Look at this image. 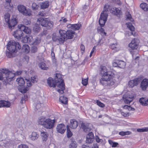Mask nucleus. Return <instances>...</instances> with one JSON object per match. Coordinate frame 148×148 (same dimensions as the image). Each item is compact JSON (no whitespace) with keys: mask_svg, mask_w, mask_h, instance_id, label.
<instances>
[{"mask_svg":"<svg viewBox=\"0 0 148 148\" xmlns=\"http://www.w3.org/2000/svg\"><path fill=\"white\" fill-rule=\"evenodd\" d=\"M127 16V18L128 19H129V20H130L131 21H132V17L131 15L129 13V12L127 13V14L126 15Z\"/></svg>","mask_w":148,"mask_h":148,"instance_id":"63","label":"nucleus"},{"mask_svg":"<svg viewBox=\"0 0 148 148\" xmlns=\"http://www.w3.org/2000/svg\"><path fill=\"white\" fill-rule=\"evenodd\" d=\"M54 119L51 120L49 118L46 119L44 117H41L38 120L39 124L43 126L44 127L48 129H51L53 127L55 122Z\"/></svg>","mask_w":148,"mask_h":148,"instance_id":"1","label":"nucleus"},{"mask_svg":"<svg viewBox=\"0 0 148 148\" xmlns=\"http://www.w3.org/2000/svg\"><path fill=\"white\" fill-rule=\"evenodd\" d=\"M27 42H31L32 41V37L31 36H27Z\"/></svg>","mask_w":148,"mask_h":148,"instance_id":"64","label":"nucleus"},{"mask_svg":"<svg viewBox=\"0 0 148 148\" xmlns=\"http://www.w3.org/2000/svg\"><path fill=\"white\" fill-rule=\"evenodd\" d=\"M126 25H127V28H134L132 23H126Z\"/></svg>","mask_w":148,"mask_h":148,"instance_id":"58","label":"nucleus"},{"mask_svg":"<svg viewBox=\"0 0 148 148\" xmlns=\"http://www.w3.org/2000/svg\"><path fill=\"white\" fill-rule=\"evenodd\" d=\"M39 137L38 134L36 132H33L31 134L29 135V138L32 140H37Z\"/></svg>","mask_w":148,"mask_h":148,"instance_id":"21","label":"nucleus"},{"mask_svg":"<svg viewBox=\"0 0 148 148\" xmlns=\"http://www.w3.org/2000/svg\"><path fill=\"white\" fill-rule=\"evenodd\" d=\"M77 146L76 142L72 140L71 143L69 145V148H76Z\"/></svg>","mask_w":148,"mask_h":148,"instance_id":"33","label":"nucleus"},{"mask_svg":"<svg viewBox=\"0 0 148 148\" xmlns=\"http://www.w3.org/2000/svg\"><path fill=\"white\" fill-rule=\"evenodd\" d=\"M7 48L11 53H12L16 52L18 50L20 49L21 46L18 42L10 40L8 43Z\"/></svg>","mask_w":148,"mask_h":148,"instance_id":"3","label":"nucleus"},{"mask_svg":"<svg viewBox=\"0 0 148 148\" xmlns=\"http://www.w3.org/2000/svg\"><path fill=\"white\" fill-rule=\"evenodd\" d=\"M109 6L106 5L104 7V10L102 11L100 15L99 19V23L101 27L104 26L107 21L108 16Z\"/></svg>","mask_w":148,"mask_h":148,"instance_id":"2","label":"nucleus"},{"mask_svg":"<svg viewBox=\"0 0 148 148\" xmlns=\"http://www.w3.org/2000/svg\"><path fill=\"white\" fill-rule=\"evenodd\" d=\"M11 105L10 103L7 101L4 100L0 101V108L2 107H9Z\"/></svg>","mask_w":148,"mask_h":148,"instance_id":"20","label":"nucleus"},{"mask_svg":"<svg viewBox=\"0 0 148 148\" xmlns=\"http://www.w3.org/2000/svg\"><path fill=\"white\" fill-rule=\"evenodd\" d=\"M47 84L50 87H56V81L53 80L51 77H49L47 79Z\"/></svg>","mask_w":148,"mask_h":148,"instance_id":"18","label":"nucleus"},{"mask_svg":"<svg viewBox=\"0 0 148 148\" xmlns=\"http://www.w3.org/2000/svg\"><path fill=\"white\" fill-rule=\"evenodd\" d=\"M27 38H27V36H26L24 37H23L22 40V42L24 43H27Z\"/></svg>","mask_w":148,"mask_h":148,"instance_id":"57","label":"nucleus"},{"mask_svg":"<svg viewBox=\"0 0 148 148\" xmlns=\"http://www.w3.org/2000/svg\"><path fill=\"white\" fill-rule=\"evenodd\" d=\"M104 81L107 82L108 81L107 84L108 85H114V82L113 80L112 79V77L111 76V77L109 79L107 80V81H103L102 82H103V85H104Z\"/></svg>","mask_w":148,"mask_h":148,"instance_id":"35","label":"nucleus"},{"mask_svg":"<svg viewBox=\"0 0 148 148\" xmlns=\"http://www.w3.org/2000/svg\"><path fill=\"white\" fill-rule=\"evenodd\" d=\"M45 14H46L44 12H39L38 16H44Z\"/></svg>","mask_w":148,"mask_h":148,"instance_id":"60","label":"nucleus"},{"mask_svg":"<svg viewBox=\"0 0 148 148\" xmlns=\"http://www.w3.org/2000/svg\"><path fill=\"white\" fill-rule=\"evenodd\" d=\"M78 124V122L75 119H71L70 121L69 127L72 129H75L77 127Z\"/></svg>","mask_w":148,"mask_h":148,"instance_id":"19","label":"nucleus"},{"mask_svg":"<svg viewBox=\"0 0 148 148\" xmlns=\"http://www.w3.org/2000/svg\"><path fill=\"white\" fill-rule=\"evenodd\" d=\"M16 126L18 128H20L22 126V123L20 121H18L16 123Z\"/></svg>","mask_w":148,"mask_h":148,"instance_id":"62","label":"nucleus"},{"mask_svg":"<svg viewBox=\"0 0 148 148\" xmlns=\"http://www.w3.org/2000/svg\"><path fill=\"white\" fill-rule=\"evenodd\" d=\"M38 66L40 68L44 70H47L48 69V66L44 62H42L38 64Z\"/></svg>","mask_w":148,"mask_h":148,"instance_id":"23","label":"nucleus"},{"mask_svg":"<svg viewBox=\"0 0 148 148\" xmlns=\"http://www.w3.org/2000/svg\"><path fill=\"white\" fill-rule=\"evenodd\" d=\"M47 133L45 132H42L41 133V135L42 139L43 141H46L47 139Z\"/></svg>","mask_w":148,"mask_h":148,"instance_id":"38","label":"nucleus"},{"mask_svg":"<svg viewBox=\"0 0 148 148\" xmlns=\"http://www.w3.org/2000/svg\"><path fill=\"white\" fill-rule=\"evenodd\" d=\"M52 39L53 41L59 42V43H63L64 41V38L60 35V37L57 36L55 33L52 35Z\"/></svg>","mask_w":148,"mask_h":148,"instance_id":"9","label":"nucleus"},{"mask_svg":"<svg viewBox=\"0 0 148 148\" xmlns=\"http://www.w3.org/2000/svg\"><path fill=\"white\" fill-rule=\"evenodd\" d=\"M49 5V2L47 1L42 2L40 5L41 9H44L47 8Z\"/></svg>","mask_w":148,"mask_h":148,"instance_id":"29","label":"nucleus"},{"mask_svg":"<svg viewBox=\"0 0 148 148\" xmlns=\"http://www.w3.org/2000/svg\"><path fill=\"white\" fill-rule=\"evenodd\" d=\"M23 31L27 34H30L31 32L30 28H24Z\"/></svg>","mask_w":148,"mask_h":148,"instance_id":"51","label":"nucleus"},{"mask_svg":"<svg viewBox=\"0 0 148 148\" xmlns=\"http://www.w3.org/2000/svg\"><path fill=\"white\" fill-rule=\"evenodd\" d=\"M148 86V79H143L141 82L140 87L142 90H145Z\"/></svg>","mask_w":148,"mask_h":148,"instance_id":"11","label":"nucleus"},{"mask_svg":"<svg viewBox=\"0 0 148 148\" xmlns=\"http://www.w3.org/2000/svg\"><path fill=\"white\" fill-rule=\"evenodd\" d=\"M22 49L23 51L26 53H28L29 52L30 49L29 46L27 44L23 45Z\"/></svg>","mask_w":148,"mask_h":148,"instance_id":"30","label":"nucleus"},{"mask_svg":"<svg viewBox=\"0 0 148 148\" xmlns=\"http://www.w3.org/2000/svg\"><path fill=\"white\" fill-rule=\"evenodd\" d=\"M18 148H28V147L26 145L21 144L18 146Z\"/></svg>","mask_w":148,"mask_h":148,"instance_id":"59","label":"nucleus"},{"mask_svg":"<svg viewBox=\"0 0 148 148\" xmlns=\"http://www.w3.org/2000/svg\"><path fill=\"white\" fill-rule=\"evenodd\" d=\"M38 80V79L37 77L36 76H34V77H31V82L34 83H37Z\"/></svg>","mask_w":148,"mask_h":148,"instance_id":"43","label":"nucleus"},{"mask_svg":"<svg viewBox=\"0 0 148 148\" xmlns=\"http://www.w3.org/2000/svg\"><path fill=\"white\" fill-rule=\"evenodd\" d=\"M138 132H142L148 131V127H144L141 129H138L137 130Z\"/></svg>","mask_w":148,"mask_h":148,"instance_id":"45","label":"nucleus"},{"mask_svg":"<svg viewBox=\"0 0 148 148\" xmlns=\"http://www.w3.org/2000/svg\"><path fill=\"white\" fill-rule=\"evenodd\" d=\"M56 130L58 133H64L66 130L65 125L63 124H59L56 127Z\"/></svg>","mask_w":148,"mask_h":148,"instance_id":"15","label":"nucleus"},{"mask_svg":"<svg viewBox=\"0 0 148 148\" xmlns=\"http://www.w3.org/2000/svg\"><path fill=\"white\" fill-rule=\"evenodd\" d=\"M139 101L143 105H147V100L144 98H141L140 99Z\"/></svg>","mask_w":148,"mask_h":148,"instance_id":"36","label":"nucleus"},{"mask_svg":"<svg viewBox=\"0 0 148 148\" xmlns=\"http://www.w3.org/2000/svg\"><path fill=\"white\" fill-rule=\"evenodd\" d=\"M128 34L129 35H132L134 36L137 35V33L135 32V28H127Z\"/></svg>","mask_w":148,"mask_h":148,"instance_id":"24","label":"nucleus"},{"mask_svg":"<svg viewBox=\"0 0 148 148\" xmlns=\"http://www.w3.org/2000/svg\"><path fill=\"white\" fill-rule=\"evenodd\" d=\"M47 27L48 26L50 27H53V22L51 21H48V22H47Z\"/></svg>","mask_w":148,"mask_h":148,"instance_id":"56","label":"nucleus"},{"mask_svg":"<svg viewBox=\"0 0 148 148\" xmlns=\"http://www.w3.org/2000/svg\"><path fill=\"white\" fill-rule=\"evenodd\" d=\"M126 63L125 62L121 61L118 60V67L121 68L123 69L125 67Z\"/></svg>","mask_w":148,"mask_h":148,"instance_id":"28","label":"nucleus"},{"mask_svg":"<svg viewBox=\"0 0 148 148\" xmlns=\"http://www.w3.org/2000/svg\"><path fill=\"white\" fill-rule=\"evenodd\" d=\"M140 7L144 11L148 10V5L146 3H142L140 4Z\"/></svg>","mask_w":148,"mask_h":148,"instance_id":"37","label":"nucleus"},{"mask_svg":"<svg viewBox=\"0 0 148 148\" xmlns=\"http://www.w3.org/2000/svg\"><path fill=\"white\" fill-rule=\"evenodd\" d=\"M95 139L97 142L99 143V142H102L103 140L102 139H99L98 136H95Z\"/></svg>","mask_w":148,"mask_h":148,"instance_id":"61","label":"nucleus"},{"mask_svg":"<svg viewBox=\"0 0 148 148\" xmlns=\"http://www.w3.org/2000/svg\"><path fill=\"white\" fill-rule=\"evenodd\" d=\"M37 51V48L35 46H33L32 48L31 51L33 53H35Z\"/></svg>","mask_w":148,"mask_h":148,"instance_id":"55","label":"nucleus"},{"mask_svg":"<svg viewBox=\"0 0 148 148\" xmlns=\"http://www.w3.org/2000/svg\"><path fill=\"white\" fill-rule=\"evenodd\" d=\"M128 85L130 87L132 88L136 86L134 84V82L133 80H130L129 82Z\"/></svg>","mask_w":148,"mask_h":148,"instance_id":"50","label":"nucleus"},{"mask_svg":"<svg viewBox=\"0 0 148 148\" xmlns=\"http://www.w3.org/2000/svg\"><path fill=\"white\" fill-rule=\"evenodd\" d=\"M56 85H58V87L59 89L57 90V91L61 94H63L64 93L63 90L65 89L64 84L63 81L57 82Z\"/></svg>","mask_w":148,"mask_h":148,"instance_id":"10","label":"nucleus"},{"mask_svg":"<svg viewBox=\"0 0 148 148\" xmlns=\"http://www.w3.org/2000/svg\"><path fill=\"white\" fill-rule=\"evenodd\" d=\"M7 4H8V6H7L6 5V4L5 5V7L6 9H8L10 10L11 9H12L13 8V6L12 5H11L10 4V2H7Z\"/></svg>","mask_w":148,"mask_h":148,"instance_id":"46","label":"nucleus"},{"mask_svg":"<svg viewBox=\"0 0 148 148\" xmlns=\"http://www.w3.org/2000/svg\"><path fill=\"white\" fill-rule=\"evenodd\" d=\"M134 99V97L132 96L125 95L123 96V100L126 103L129 104L132 102Z\"/></svg>","mask_w":148,"mask_h":148,"instance_id":"14","label":"nucleus"},{"mask_svg":"<svg viewBox=\"0 0 148 148\" xmlns=\"http://www.w3.org/2000/svg\"><path fill=\"white\" fill-rule=\"evenodd\" d=\"M111 48L112 50H114L116 51L119 50V46L116 43L112 44L111 45Z\"/></svg>","mask_w":148,"mask_h":148,"instance_id":"34","label":"nucleus"},{"mask_svg":"<svg viewBox=\"0 0 148 148\" xmlns=\"http://www.w3.org/2000/svg\"><path fill=\"white\" fill-rule=\"evenodd\" d=\"M101 73L103 75L102 77L100 79V82L102 84H103V82H102L103 81H107L111 77V73L109 71V68L108 69L106 66H101Z\"/></svg>","mask_w":148,"mask_h":148,"instance_id":"4","label":"nucleus"},{"mask_svg":"<svg viewBox=\"0 0 148 148\" xmlns=\"http://www.w3.org/2000/svg\"><path fill=\"white\" fill-rule=\"evenodd\" d=\"M82 27L81 24L80 23H78L71 25L69 24L67 25V28H80Z\"/></svg>","mask_w":148,"mask_h":148,"instance_id":"27","label":"nucleus"},{"mask_svg":"<svg viewBox=\"0 0 148 148\" xmlns=\"http://www.w3.org/2000/svg\"><path fill=\"white\" fill-rule=\"evenodd\" d=\"M123 108L125 109H128L129 110L134 111L135 110L134 108L131 107L130 106L125 105L123 106Z\"/></svg>","mask_w":148,"mask_h":148,"instance_id":"47","label":"nucleus"},{"mask_svg":"<svg viewBox=\"0 0 148 148\" xmlns=\"http://www.w3.org/2000/svg\"><path fill=\"white\" fill-rule=\"evenodd\" d=\"M59 32L60 35L64 38V41L67 39H72L74 37L75 32L71 30L66 31L63 29H60Z\"/></svg>","mask_w":148,"mask_h":148,"instance_id":"5","label":"nucleus"},{"mask_svg":"<svg viewBox=\"0 0 148 148\" xmlns=\"http://www.w3.org/2000/svg\"><path fill=\"white\" fill-rule=\"evenodd\" d=\"M19 29L16 30L14 32L13 35L14 37L17 38L18 40H19L22 38L23 33L21 28H19Z\"/></svg>","mask_w":148,"mask_h":148,"instance_id":"13","label":"nucleus"},{"mask_svg":"<svg viewBox=\"0 0 148 148\" xmlns=\"http://www.w3.org/2000/svg\"><path fill=\"white\" fill-rule=\"evenodd\" d=\"M39 6L36 3H33L32 5V8L33 10H36L38 9Z\"/></svg>","mask_w":148,"mask_h":148,"instance_id":"49","label":"nucleus"},{"mask_svg":"<svg viewBox=\"0 0 148 148\" xmlns=\"http://www.w3.org/2000/svg\"><path fill=\"white\" fill-rule=\"evenodd\" d=\"M143 78L141 76L138 77L137 78H135L133 80L134 82V84L136 86L138 85L142 79Z\"/></svg>","mask_w":148,"mask_h":148,"instance_id":"25","label":"nucleus"},{"mask_svg":"<svg viewBox=\"0 0 148 148\" xmlns=\"http://www.w3.org/2000/svg\"><path fill=\"white\" fill-rule=\"evenodd\" d=\"M25 6L22 5H19L17 6L18 10L21 13L22 12L23 9H25Z\"/></svg>","mask_w":148,"mask_h":148,"instance_id":"42","label":"nucleus"},{"mask_svg":"<svg viewBox=\"0 0 148 148\" xmlns=\"http://www.w3.org/2000/svg\"><path fill=\"white\" fill-rule=\"evenodd\" d=\"M67 136L68 138L71 137L72 136V133L70 130L69 129V126H67Z\"/></svg>","mask_w":148,"mask_h":148,"instance_id":"44","label":"nucleus"},{"mask_svg":"<svg viewBox=\"0 0 148 148\" xmlns=\"http://www.w3.org/2000/svg\"><path fill=\"white\" fill-rule=\"evenodd\" d=\"M88 82L87 79H82V83L84 86H86Z\"/></svg>","mask_w":148,"mask_h":148,"instance_id":"52","label":"nucleus"},{"mask_svg":"<svg viewBox=\"0 0 148 148\" xmlns=\"http://www.w3.org/2000/svg\"><path fill=\"white\" fill-rule=\"evenodd\" d=\"M0 70L3 74L5 75V78L6 82H8L9 79L11 80L15 76L14 73H12L8 69H0Z\"/></svg>","mask_w":148,"mask_h":148,"instance_id":"6","label":"nucleus"},{"mask_svg":"<svg viewBox=\"0 0 148 148\" xmlns=\"http://www.w3.org/2000/svg\"><path fill=\"white\" fill-rule=\"evenodd\" d=\"M16 81L18 82V84L20 86H23L25 83L24 79L21 77L18 78L17 79Z\"/></svg>","mask_w":148,"mask_h":148,"instance_id":"26","label":"nucleus"},{"mask_svg":"<svg viewBox=\"0 0 148 148\" xmlns=\"http://www.w3.org/2000/svg\"><path fill=\"white\" fill-rule=\"evenodd\" d=\"M139 41L136 38H134L129 44V47L132 49H137L138 46Z\"/></svg>","mask_w":148,"mask_h":148,"instance_id":"8","label":"nucleus"},{"mask_svg":"<svg viewBox=\"0 0 148 148\" xmlns=\"http://www.w3.org/2000/svg\"><path fill=\"white\" fill-rule=\"evenodd\" d=\"M10 15L8 13H6L5 14L4 16V19L6 22L7 23L9 22L10 21Z\"/></svg>","mask_w":148,"mask_h":148,"instance_id":"41","label":"nucleus"},{"mask_svg":"<svg viewBox=\"0 0 148 148\" xmlns=\"http://www.w3.org/2000/svg\"><path fill=\"white\" fill-rule=\"evenodd\" d=\"M59 100L62 103L66 104L67 103V99L66 97L61 96L59 98Z\"/></svg>","mask_w":148,"mask_h":148,"instance_id":"32","label":"nucleus"},{"mask_svg":"<svg viewBox=\"0 0 148 148\" xmlns=\"http://www.w3.org/2000/svg\"><path fill=\"white\" fill-rule=\"evenodd\" d=\"M97 31L98 33L101 35H106V33L105 32L103 28H98Z\"/></svg>","mask_w":148,"mask_h":148,"instance_id":"39","label":"nucleus"},{"mask_svg":"<svg viewBox=\"0 0 148 148\" xmlns=\"http://www.w3.org/2000/svg\"><path fill=\"white\" fill-rule=\"evenodd\" d=\"M96 103L97 105L103 108L105 106L104 104L99 100H97Z\"/></svg>","mask_w":148,"mask_h":148,"instance_id":"53","label":"nucleus"},{"mask_svg":"<svg viewBox=\"0 0 148 148\" xmlns=\"http://www.w3.org/2000/svg\"><path fill=\"white\" fill-rule=\"evenodd\" d=\"M55 79L56 82L63 81L61 75L59 73L56 74Z\"/></svg>","mask_w":148,"mask_h":148,"instance_id":"31","label":"nucleus"},{"mask_svg":"<svg viewBox=\"0 0 148 148\" xmlns=\"http://www.w3.org/2000/svg\"><path fill=\"white\" fill-rule=\"evenodd\" d=\"M94 139V136L92 132L88 134L86 136V143L90 144L93 142Z\"/></svg>","mask_w":148,"mask_h":148,"instance_id":"12","label":"nucleus"},{"mask_svg":"<svg viewBox=\"0 0 148 148\" xmlns=\"http://www.w3.org/2000/svg\"><path fill=\"white\" fill-rule=\"evenodd\" d=\"M17 23V22L15 17H13V18H11L10 21H9L7 24L9 28H12L16 25Z\"/></svg>","mask_w":148,"mask_h":148,"instance_id":"16","label":"nucleus"},{"mask_svg":"<svg viewBox=\"0 0 148 148\" xmlns=\"http://www.w3.org/2000/svg\"><path fill=\"white\" fill-rule=\"evenodd\" d=\"M131 132L130 131H127L125 132H119V134L120 135L123 136L125 135H128L130 134Z\"/></svg>","mask_w":148,"mask_h":148,"instance_id":"48","label":"nucleus"},{"mask_svg":"<svg viewBox=\"0 0 148 148\" xmlns=\"http://www.w3.org/2000/svg\"><path fill=\"white\" fill-rule=\"evenodd\" d=\"M112 65L114 67H118V60L115 61L112 63Z\"/></svg>","mask_w":148,"mask_h":148,"instance_id":"54","label":"nucleus"},{"mask_svg":"<svg viewBox=\"0 0 148 148\" xmlns=\"http://www.w3.org/2000/svg\"><path fill=\"white\" fill-rule=\"evenodd\" d=\"M48 22V19L47 18H43L42 20L41 19L40 20L38 19L37 21V24H36V27L37 28H40V25H41L42 27H46Z\"/></svg>","mask_w":148,"mask_h":148,"instance_id":"7","label":"nucleus"},{"mask_svg":"<svg viewBox=\"0 0 148 148\" xmlns=\"http://www.w3.org/2000/svg\"><path fill=\"white\" fill-rule=\"evenodd\" d=\"M110 12L113 14L115 15H121L122 13L120 10L115 7L111 8L110 10Z\"/></svg>","mask_w":148,"mask_h":148,"instance_id":"17","label":"nucleus"},{"mask_svg":"<svg viewBox=\"0 0 148 148\" xmlns=\"http://www.w3.org/2000/svg\"><path fill=\"white\" fill-rule=\"evenodd\" d=\"M81 128L85 132L88 131L90 130L89 124L84 123H82L81 125Z\"/></svg>","mask_w":148,"mask_h":148,"instance_id":"22","label":"nucleus"},{"mask_svg":"<svg viewBox=\"0 0 148 148\" xmlns=\"http://www.w3.org/2000/svg\"><path fill=\"white\" fill-rule=\"evenodd\" d=\"M25 14H23V15L25 16H29L31 15V10L28 8L26 9L25 10Z\"/></svg>","mask_w":148,"mask_h":148,"instance_id":"40","label":"nucleus"}]
</instances>
